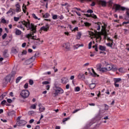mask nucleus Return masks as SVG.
<instances>
[{"instance_id":"1","label":"nucleus","mask_w":129,"mask_h":129,"mask_svg":"<svg viewBox=\"0 0 129 129\" xmlns=\"http://www.w3.org/2000/svg\"><path fill=\"white\" fill-rule=\"evenodd\" d=\"M21 23L22 25L25 26L26 28H27L28 31L30 30L31 31L29 34L26 35V37L28 38V39L31 38V37H32L34 34L37 33V26H35L33 23L31 24L29 19H27V21H22Z\"/></svg>"},{"instance_id":"2","label":"nucleus","mask_w":129,"mask_h":129,"mask_svg":"<svg viewBox=\"0 0 129 129\" xmlns=\"http://www.w3.org/2000/svg\"><path fill=\"white\" fill-rule=\"evenodd\" d=\"M54 93H53L54 97L58 96V94H62L64 93V90L61 87H57L55 86L53 89Z\"/></svg>"},{"instance_id":"3","label":"nucleus","mask_w":129,"mask_h":129,"mask_svg":"<svg viewBox=\"0 0 129 129\" xmlns=\"http://www.w3.org/2000/svg\"><path fill=\"white\" fill-rule=\"evenodd\" d=\"M30 95V91L29 90L25 89L21 91L20 93V96L23 99H26V98H28Z\"/></svg>"},{"instance_id":"4","label":"nucleus","mask_w":129,"mask_h":129,"mask_svg":"<svg viewBox=\"0 0 129 129\" xmlns=\"http://www.w3.org/2000/svg\"><path fill=\"white\" fill-rule=\"evenodd\" d=\"M114 8H115V11H129V9L127 8H125V7H121L120 5L118 4H114L113 5Z\"/></svg>"},{"instance_id":"5","label":"nucleus","mask_w":129,"mask_h":129,"mask_svg":"<svg viewBox=\"0 0 129 129\" xmlns=\"http://www.w3.org/2000/svg\"><path fill=\"white\" fill-rule=\"evenodd\" d=\"M89 34L90 36H92V37H97L98 39L101 37L100 33H99V32H97L96 31H95V33L93 32H89Z\"/></svg>"},{"instance_id":"6","label":"nucleus","mask_w":129,"mask_h":129,"mask_svg":"<svg viewBox=\"0 0 129 129\" xmlns=\"http://www.w3.org/2000/svg\"><path fill=\"white\" fill-rule=\"evenodd\" d=\"M26 123H27V122L24 120H19L16 122V124L18 125V126H23V125H25Z\"/></svg>"},{"instance_id":"7","label":"nucleus","mask_w":129,"mask_h":129,"mask_svg":"<svg viewBox=\"0 0 129 129\" xmlns=\"http://www.w3.org/2000/svg\"><path fill=\"white\" fill-rule=\"evenodd\" d=\"M15 7H16V13H20L21 12H22V10L21 9V5H20V3H17L16 5H15Z\"/></svg>"},{"instance_id":"8","label":"nucleus","mask_w":129,"mask_h":129,"mask_svg":"<svg viewBox=\"0 0 129 129\" xmlns=\"http://www.w3.org/2000/svg\"><path fill=\"white\" fill-rule=\"evenodd\" d=\"M50 28V26L49 25H46L45 26H42L40 28V31L42 32V31H44V32H47V31H49V29Z\"/></svg>"},{"instance_id":"9","label":"nucleus","mask_w":129,"mask_h":129,"mask_svg":"<svg viewBox=\"0 0 129 129\" xmlns=\"http://www.w3.org/2000/svg\"><path fill=\"white\" fill-rule=\"evenodd\" d=\"M61 83H62V84H66V83H67V82H68V78H67V77H62L61 79Z\"/></svg>"},{"instance_id":"10","label":"nucleus","mask_w":129,"mask_h":129,"mask_svg":"<svg viewBox=\"0 0 129 129\" xmlns=\"http://www.w3.org/2000/svg\"><path fill=\"white\" fill-rule=\"evenodd\" d=\"M15 34L17 36H20L22 35V31L18 29V28L15 29Z\"/></svg>"},{"instance_id":"11","label":"nucleus","mask_w":129,"mask_h":129,"mask_svg":"<svg viewBox=\"0 0 129 129\" xmlns=\"http://www.w3.org/2000/svg\"><path fill=\"white\" fill-rule=\"evenodd\" d=\"M78 78H79V79H82L83 80H84V79H85V76H84V74L80 73L78 76Z\"/></svg>"},{"instance_id":"12","label":"nucleus","mask_w":129,"mask_h":129,"mask_svg":"<svg viewBox=\"0 0 129 129\" xmlns=\"http://www.w3.org/2000/svg\"><path fill=\"white\" fill-rule=\"evenodd\" d=\"M118 71H119V72H120V73H122V74H124V73H125L126 72V70H125V69H123L122 68H120L118 69Z\"/></svg>"},{"instance_id":"13","label":"nucleus","mask_w":129,"mask_h":129,"mask_svg":"<svg viewBox=\"0 0 129 129\" xmlns=\"http://www.w3.org/2000/svg\"><path fill=\"white\" fill-rule=\"evenodd\" d=\"M107 41H110V42H111V43L109 42L106 44L107 46H108V47H112V40H111L110 38H107Z\"/></svg>"},{"instance_id":"14","label":"nucleus","mask_w":129,"mask_h":129,"mask_svg":"<svg viewBox=\"0 0 129 129\" xmlns=\"http://www.w3.org/2000/svg\"><path fill=\"white\" fill-rule=\"evenodd\" d=\"M62 47L67 50H69V49H70V45L69 43L63 44Z\"/></svg>"},{"instance_id":"15","label":"nucleus","mask_w":129,"mask_h":129,"mask_svg":"<svg viewBox=\"0 0 129 129\" xmlns=\"http://www.w3.org/2000/svg\"><path fill=\"white\" fill-rule=\"evenodd\" d=\"M99 71L102 72V73H105V72H107V69L106 68H102Z\"/></svg>"},{"instance_id":"16","label":"nucleus","mask_w":129,"mask_h":129,"mask_svg":"<svg viewBox=\"0 0 129 129\" xmlns=\"http://www.w3.org/2000/svg\"><path fill=\"white\" fill-rule=\"evenodd\" d=\"M99 4L101 5L103 7H105L106 6V2L104 1H100L99 2Z\"/></svg>"},{"instance_id":"17","label":"nucleus","mask_w":129,"mask_h":129,"mask_svg":"<svg viewBox=\"0 0 129 129\" xmlns=\"http://www.w3.org/2000/svg\"><path fill=\"white\" fill-rule=\"evenodd\" d=\"M18 51H19V49H17L16 48L13 47L12 48V53H14V54H17Z\"/></svg>"},{"instance_id":"18","label":"nucleus","mask_w":129,"mask_h":129,"mask_svg":"<svg viewBox=\"0 0 129 129\" xmlns=\"http://www.w3.org/2000/svg\"><path fill=\"white\" fill-rule=\"evenodd\" d=\"M82 35V33H81V32H78L77 35V40H80V38H81Z\"/></svg>"},{"instance_id":"19","label":"nucleus","mask_w":129,"mask_h":129,"mask_svg":"<svg viewBox=\"0 0 129 129\" xmlns=\"http://www.w3.org/2000/svg\"><path fill=\"white\" fill-rule=\"evenodd\" d=\"M25 27H26V26H23V25L22 24H20L17 26L18 28H19V29H21V30H22V31H25Z\"/></svg>"},{"instance_id":"20","label":"nucleus","mask_w":129,"mask_h":129,"mask_svg":"<svg viewBox=\"0 0 129 129\" xmlns=\"http://www.w3.org/2000/svg\"><path fill=\"white\" fill-rule=\"evenodd\" d=\"M121 81V79L120 78H114V82L115 83H118L119 82H120Z\"/></svg>"},{"instance_id":"21","label":"nucleus","mask_w":129,"mask_h":129,"mask_svg":"<svg viewBox=\"0 0 129 129\" xmlns=\"http://www.w3.org/2000/svg\"><path fill=\"white\" fill-rule=\"evenodd\" d=\"M84 46V44H76L74 46L75 49H78V48H79V47H83Z\"/></svg>"},{"instance_id":"22","label":"nucleus","mask_w":129,"mask_h":129,"mask_svg":"<svg viewBox=\"0 0 129 129\" xmlns=\"http://www.w3.org/2000/svg\"><path fill=\"white\" fill-rule=\"evenodd\" d=\"M50 17V14L48 13H45V14H43V18L45 19H47Z\"/></svg>"},{"instance_id":"23","label":"nucleus","mask_w":129,"mask_h":129,"mask_svg":"<svg viewBox=\"0 0 129 129\" xmlns=\"http://www.w3.org/2000/svg\"><path fill=\"white\" fill-rule=\"evenodd\" d=\"M95 86H96V85L94 83H92L89 85V87L90 89H93L95 88Z\"/></svg>"},{"instance_id":"24","label":"nucleus","mask_w":129,"mask_h":129,"mask_svg":"<svg viewBox=\"0 0 129 129\" xmlns=\"http://www.w3.org/2000/svg\"><path fill=\"white\" fill-rule=\"evenodd\" d=\"M106 49V48L105 47V46L99 45V50H100L101 51H105Z\"/></svg>"},{"instance_id":"25","label":"nucleus","mask_w":129,"mask_h":129,"mask_svg":"<svg viewBox=\"0 0 129 129\" xmlns=\"http://www.w3.org/2000/svg\"><path fill=\"white\" fill-rule=\"evenodd\" d=\"M101 66L102 65L101 64V63H98V64H97V70H98V71H100V70L101 69Z\"/></svg>"},{"instance_id":"26","label":"nucleus","mask_w":129,"mask_h":129,"mask_svg":"<svg viewBox=\"0 0 129 129\" xmlns=\"http://www.w3.org/2000/svg\"><path fill=\"white\" fill-rule=\"evenodd\" d=\"M46 109V108H45V107H40L39 108V111H40V112H43L44 111H45V110Z\"/></svg>"},{"instance_id":"27","label":"nucleus","mask_w":129,"mask_h":129,"mask_svg":"<svg viewBox=\"0 0 129 129\" xmlns=\"http://www.w3.org/2000/svg\"><path fill=\"white\" fill-rule=\"evenodd\" d=\"M13 9L10 8V10L8 11V12H7V15H10V14H11V15H13Z\"/></svg>"},{"instance_id":"28","label":"nucleus","mask_w":129,"mask_h":129,"mask_svg":"<svg viewBox=\"0 0 129 129\" xmlns=\"http://www.w3.org/2000/svg\"><path fill=\"white\" fill-rule=\"evenodd\" d=\"M9 115L13 116V115H15L16 114V112L15 111H11L9 113Z\"/></svg>"},{"instance_id":"29","label":"nucleus","mask_w":129,"mask_h":129,"mask_svg":"<svg viewBox=\"0 0 129 129\" xmlns=\"http://www.w3.org/2000/svg\"><path fill=\"white\" fill-rule=\"evenodd\" d=\"M32 40H38V41H40V38H38L37 37V35H34L32 36Z\"/></svg>"},{"instance_id":"30","label":"nucleus","mask_w":129,"mask_h":129,"mask_svg":"<svg viewBox=\"0 0 129 129\" xmlns=\"http://www.w3.org/2000/svg\"><path fill=\"white\" fill-rule=\"evenodd\" d=\"M37 107V104H32L31 106H30V108H32V109H36Z\"/></svg>"},{"instance_id":"31","label":"nucleus","mask_w":129,"mask_h":129,"mask_svg":"<svg viewBox=\"0 0 129 129\" xmlns=\"http://www.w3.org/2000/svg\"><path fill=\"white\" fill-rule=\"evenodd\" d=\"M32 16L33 17V18H34V19H35V20H38L39 21H40V20H41L40 18L38 19V17L36 16V14H32Z\"/></svg>"},{"instance_id":"32","label":"nucleus","mask_w":129,"mask_h":129,"mask_svg":"<svg viewBox=\"0 0 129 129\" xmlns=\"http://www.w3.org/2000/svg\"><path fill=\"white\" fill-rule=\"evenodd\" d=\"M22 77H19L16 79V83H19V82H20V80H21V79H22Z\"/></svg>"},{"instance_id":"33","label":"nucleus","mask_w":129,"mask_h":129,"mask_svg":"<svg viewBox=\"0 0 129 129\" xmlns=\"http://www.w3.org/2000/svg\"><path fill=\"white\" fill-rule=\"evenodd\" d=\"M5 79L6 83H8L9 81H11V80L10 79V77H6Z\"/></svg>"},{"instance_id":"34","label":"nucleus","mask_w":129,"mask_h":129,"mask_svg":"<svg viewBox=\"0 0 129 129\" xmlns=\"http://www.w3.org/2000/svg\"><path fill=\"white\" fill-rule=\"evenodd\" d=\"M84 25L86 27H90V26H91V24L89 22H85Z\"/></svg>"},{"instance_id":"35","label":"nucleus","mask_w":129,"mask_h":129,"mask_svg":"<svg viewBox=\"0 0 129 129\" xmlns=\"http://www.w3.org/2000/svg\"><path fill=\"white\" fill-rule=\"evenodd\" d=\"M6 95H7V94L6 93L2 94L1 96H0V99H1V100L4 99V98L5 96H6Z\"/></svg>"},{"instance_id":"36","label":"nucleus","mask_w":129,"mask_h":129,"mask_svg":"<svg viewBox=\"0 0 129 129\" xmlns=\"http://www.w3.org/2000/svg\"><path fill=\"white\" fill-rule=\"evenodd\" d=\"M92 71L94 75V76H97L98 77L99 76V75H97V74H96V73H95V71H94V69H92Z\"/></svg>"},{"instance_id":"37","label":"nucleus","mask_w":129,"mask_h":129,"mask_svg":"<svg viewBox=\"0 0 129 129\" xmlns=\"http://www.w3.org/2000/svg\"><path fill=\"white\" fill-rule=\"evenodd\" d=\"M68 119H70V117L64 118L62 120V122H65V121H67Z\"/></svg>"},{"instance_id":"38","label":"nucleus","mask_w":129,"mask_h":129,"mask_svg":"<svg viewBox=\"0 0 129 129\" xmlns=\"http://www.w3.org/2000/svg\"><path fill=\"white\" fill-rule=\"evenodd\" d=\"M57 18H58V16L57 15H54L52 16L53 20H57Z\"/></svg>"},{"instance_id":"39","label":"nucleus","mask_w":129,"mask_h":129,"mask_svg":"<svg viewBox=\"0 0 129 129\" xmlns=\"http://www.w3.org/2000/svg\"><path fill=\"white\" fill-rule=\"evenodd\" d=\"M19 20H20V17H15L14 18V20L15 21V22H18V21H19Z\"/></svg>"},{"instance_id":"40","label":"nucleus","mask_w":129,"mask_h":129,"mask_svg":"<svg viewBox=\"0 0 129 129\" xmlns=\"http://www.w3.org/2000/svg\"><path fill=\"white\" fill-rule=\"evenodd\" d=\"M22 10H27V6L25 5L24 4H23V6H22Z\"/></svg>"},{"instance_id":"41","label":"nucleus","mask_w":129,"mask_h":129,"mask_svg":"<svg viewBox=\"0 0 129 129\" xmlns=\"http://www.w3.org/2000/svg\"><path fill=\"white\" fill-rule=\"evenodd\" d=\"M3 55L4 57H5V58H8V54H7V51H4L3 53Z\"/></svg>"},{"instance_id":"42","label":"nucleus","mask_w":129,"mask_h":129,"mask_svg":"<svg viewBox=\"0 0 129 129\" xmlns=\"http://www.w3.org/2000/svg\"><path fill=\"white\" fill-rule=\"evenodd\" d=\"M28 86H29V84L27 83H26V84L24 85V87L25 89H28Z\"/></svg>"},{"instance_id":"43","label":"nucleus","mask_w":129,"mask_h":129,"mask_svg":"<svg viewBox=\"0 0 129 129\" xmlns=\"http://www.w3.org/2000/svg\"><path fill=\"white\" fill-rule=\"evenodd\" d=\"M7 36H8V34H7V33H5V34L2 36V39H3V40H5V39H6V38H7Z\"/></svg>"},{"instance_id":"44","label":"nucleus","mask_w":129,"mask_h":129,"mask_svg":"<svg viewBox=\"0 0 129 129\" xmlns=\"http://www.w3.org/2000/svg\"><path fill=\"white\" fill-rule=\"evenodd\" d=\"M29 82L30 85H33L34 84V81H33V80H30Z\"/></svg>"},{"instance_id":"45","label":"nucleus","mask_w":129,"mask_h":129,"mask_svg":"<svg viewBox=\"0 0 129 129\" xmlns=\"http://www.w3.org/2000/svg\"><path fill=\"white\" fill-rule=\"evenodd\" d=\"M75 91H77V92L80 91V87H76L75 88Z\"/></svg>"},{"instance_id":"46","label":"nucleus","mask_w":129,"mask_h":129,"mask_svg":"<svg viewBox=\"0 0 129 129\" xmlns=\"http://www.w3.org/2000/svg\"><path fill=\"white\" fill-rule=\"evenodd\" d=\"M101 31L103 33H105V26H102Z\"/></svg>"},{"instance_id":"47","label":"nucleus","mask_w":129,"mask_h":129,"mask_svg":"<svg viewBox=\"0 0 129 129\" xmlns=\"http://www.w3.org/2000/svg\"><path fill=\"white\" fill-rule=\"evenodd\" d=\"M91 17L93 18V19H97V16H96L95 14H91Z\"/></svg>"},{"instance_id":"48","label":"nucleus","mask_w":129,"mask_h":129,"mask_svg":"<svg viewBox=\"0 0 129 129\" xmlns=\"http://www.w3.org/2000/svg\"><path fill=\"white\" fill-rule=\"evenodd\" d=\"M2 23H3V24H7V20H6V19H5L4 18L2 19L1 21Z\"/></svg>"},{"instance_id":"49","label":"nucleus","mask_w":129,"mask_h":129,"mask_svg":"<svg viewBox=\"0 0 129 129\" xmlns=\"http://www.w3.org/2000/svg\"><path fill=\"white\" fill-rule=\"evenodd\" d=\"M42 84L43 85L50 84V82L48 81H44L42 82Z\"/></svg>"},{"instance_id":"50","label":"nucleus","mask_w":129,"mask_h":129,"mask_svg":"<svg viewBox=\"0 0 129 129\" xmlns=\"http://www.w3.org/2000/svg\"><path fill=\"white\" fill-rule=\"evenodd\" d=\"M114 85L115 87H117L118 88L119 87V84H117V83H114Z\"/></svg>"},{"instance_id":"51","label":"nucleus","mask_w":129,"mask_h":129,"mask_svg":"<svg viewBox=\"0 0 129 129\" xmlns=\"http://www.w3.org/2000/svg\"><path fill=\"white\" fill-rule=\"evenodd\" d=\"M33 113H34V111H29L28 112V114L29 115H32V114H33Z\"/></svg>"},{"instance_id":"52","label":"nucleus","mask_w":129,"mask_h":129,"mask_svg":"<svg viewBox=\"0 0 129 129\" xmlns=\"http://www.w3.org/2000/svg\"><path fill=\"white\" fill-rule=\"evenodd\" d=\"M79 110H81V109H78L75 110L74 111H73V113H76V112H77V111H79Z\"/></svg>"},{"instance_id":"53","label":"nucleus","mask_w":129,"mask_h":129,"mask_svg":"<svg viewBox=\"0 0 129 129\" xmlns=\"http://www.w3.org/2000/svg\"><path fill=\"white\" fill-rule=\"evenodd\" d=\"M108 5L110 7H111V6H112V1H110L108 2Z\"/></svg>"},{"instance_id":"54","label":"nucleus","mask_w":129,"mask_h":129,"mask_svg":"<svg viewBox=\"0 0 129 129\" xmlns=\"http://www.w3.org/2000/svg\"><path fill=\"white\" fill-rule=\"evenodd\" d=\"M97 30L98 31H100V25H99V24L98 23L97 24Z\"/></svg>"},{"instance_id":"55","label":"nucleus","mask_w":129,"mask_h":129,"mask_svg":"<svg viewBox=\"0 0 129 129\" xmlns=\"http://www.w3.org/2000/svg\"><path fill=\"white\" fill-rule=\"evenodd\" d=\"M93 48H95V50L96 52L98 51V49L97 48V46H93Z\"/></svg>"},{"instance_id":"56","label":"nucleus","mask_w":129,"mask_h":129,"mask_svg":"<svg viewBox=\"0 0 129 129\" xmlns=\"http://www.w3.org/2000/svg\"><path fill=\"white\" fill-rule=\"evenodd\" d=\"M92 45V42H90L89 43V49H91V46Z\"/></svg>"},{"instance_id":"57","label":"nucleus","mask_w":129,"mask_h":129,"mask_svg":"<svg viewBox=\"0 0 129 129\" xmlns=\"http://www.w3.org/2000/svg\"><path fill=\"white\" fill-rule=\"evenodd\" d=\"M127 24H129V21L123 22L122 23L123 26H124V25H127Z\"/></svg>"},{"instance_id":"58","label":"nucleus","mask_w":129,"mask_h":129,"mask_svg":"<svg viewBox=\"0 0 129 129\" xmlns=\"http://www.w3.org/2000/svg\"><path fill=\"white\" fill-rule=\"evenodd\" d=\"M58 19H59V20H63V19H64V16H63V15H60L58 17Z\"/></svg>"},{"instance_id":"59","label":"nucleus","mask_w":129,"mask_h":129,"mask_svg":"<svg viewBox=\"0 0 129 129\" xmlns=\"http://www.w3.org/2000/svg\"><path fill=\"white\" fill-rule=\"evenodd\" d=\"M87 13H89L90 14H92V13H93V11H92V10H88L87 11Z\"/></svg>"},{"instance_id":"60","label":"nucleus","mask_w":129,"mask_h":129,"mask_svg":"<svg viewBox=\"0 0 129 129\" xmlns=\"http://www.w3.org/2000/svg\"><path fill=\"white\" fill-rule=\"evenodd\" d=\"M46 90H49V89H50V85H46Z\"/></svg>"},{"instance_id":"61","label":"nucleus","mask_w":129,"mask_h":129,"mask_svg":"<svg viewBox=\"0 0 129 129\" xmlns=\"http://www.w3.org/2000/svg\"><path fill=\"white\" fill-rule=\"evenodd\" d=\"M105 110H107L108 109V105L105 104Z\"/></svg>"},{"instance_id":"62","label":"nucleus","mask_w":129,"mask_h":129,"mask_svg":"<svg viewBox=\"0 0 129 129\" xmlns=\"http://www.w3.org/2000/svg\"><path fill=\"white\" fill-rule=\"evenodd\" d=\"M7 102H8V103H12V99H7Z\"/></svg>"},{"instance_id":"63","label":"nucleus","mask_w":129,"mask_h":129,"mask_svg":"<svg viewBox=\"0 0 129 129\" xmlns=\"http://www.w3.org/2000/svg\"><path fill=\"white\" fill-rule=\"evenodd\" d=\"M22 53V55H26V54H27V51L26 50H23Z\"/></svg>"},{"instance_id":"64","label":"nucleus","mask_w":129,"mask_h":129,"mask_svg":"<svg viewBox=\"0 0 129 129\" xmlns=\"http://www.w3.org/2000/svg\"><path fill=\"white\" fill-rule=\"evenodd\" d=\"M74 32H76V31H78V27H75L74 30H73Z\"/></svg>"}]
</instances>
